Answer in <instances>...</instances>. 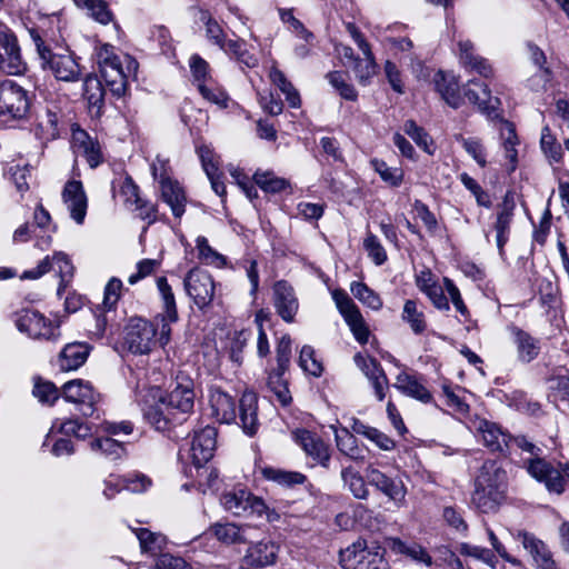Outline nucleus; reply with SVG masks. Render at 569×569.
I'll return each mask as SVG.
<instances>
[{
	"label": "nucleus",
	"mask_w": 569,
	"mask_h": 569,
	"mask_svg": "<svg viewBox=\"0 0 569 569\" xmlns=\"http://www.w3.org/2000/svg\"><path fill=\"white\" fill-rule=\"evenodd\" d=\"M33 396L42 403L53 405L62 395L52 382L39 380L34 383Z\"/></svg>",
	"instance_id": "nucleus-61"
},
{
	"label": "nucleus",
	"mask_w": 569,
	"mask_h": 569,
	"mask_svg": "<svg viewBox=\"0 0 569 569\" xmlns=\"http://www.w3.org/2000/svg\"><path fill=\"white\" fill-rule=\"evenodd\" d=\"M194 397L193 380L188 375L179 372L171 383V390L160 398L169 406V409L182 417L193 410Z\"/></svg>",
	"instance_id": "nucleus-14"
},
{
	"label": "nucleus",
	"mask_w": 569,
	"mask_h": 569,
	"mask_svg": "<svg viewBox=\"0 0 569 569\" xmlns=\"http://www.w3.org/2000/svg\"><path fill=\"white\" fill-rule=\"evenodd\" d=\"M386 549L378 543L370 546L363 539L340 551L339 560L343 569H390L385 559Z\"/></svg>",
	"instance_id": "nucleus-2"
},
{
	"label": "nucleus",
	"mask_w": 569,
	"mask_h": 569,
	"mask_svg": "<svg viewBox=\"0 0 569 569\" xmlns=\"http://www.w3.org/2000/svg\"><path fill=\"white\" fill-rule=\"evenodd\" d=\"M28 91L13 80L0 82V114L22 119L30 108Z\"/></svg>",
	"instance_id": "nucleus-9"
},
{
	"label": "nucleus",
	"mask_w": 569,
	"mask_h": 569,
	"mask_svg": "<svg viewBox=\"0 0 569 569\" xmlns=\"http://www.w3.org/2000/svg\"><path fill=\"white\" fill-rule=\"evenodd\" d=\"M61 196L71 219L78 224H82L88 208V199L82 183L78 180L68 181L63 187Z\"/></svg>",
	"instance_id": "nucleus-18"
},
{
	"label": "nucleus",
	"mask_w": 569,
	"mask_h": 569,
	"mask_svg": "<svg viewBox=\"0 0 569 569\" xmlns=\"http://www.w3.org/2000/svg\"><path fill=\"white\" fill-rule=\"evenodd\" d=\"M239 419L242 430L253 436L259 428L258 397L252 391H244L239 401Z\"/></svg>",
	"instance_id": "nucleus-28"
},
{
	"label": "nucleus",
	"mask_w": 569,
	"mask_h": 569,
	"mask_svg": "<svg viewBox=\"0 0 569 569\" xmlns=\"http://www.w3.org/2000/svg\"><path fill=\"white\" fill-rule=\"evenodd\" d=\"M90 448L110 460H118L126 455L124 443L110 437L96 438L90 442Z\"/></svg>",
	"instance_id": "nucleus-43"
},
{
	"label": "nucleus",
	"mask_w": 569,
	"mask_h": 569,
	"mask_svg": "<svg viewBox=\"0 0 569 569\" xmlns=\"http://www.w3.org/2000/svg\"><path fill=\"white\" fill-rule=\"evenodd\" d=\"M220 502L222 507L237 517H261L266 510V502L243 488H233L226 491Z\"/></svg>",
	"instance_id": "nucleus-10"
},
{
	"label": "nucleus",
	"mask_w": 569,
	"mask_h": 569,
	"mask_svg": "<svg viewBox=\"0 0 569 569\" xmlns=\"http://www.w3.org/2000/svg\"><path fill=\"white\" fill-rule=\"evenodd\" d=\"M61 395L66 401L77 405L84 417H91L94 413L96 405L100 399V395L94 391L91 383L82 379L66 382L61 388Z\"/></svg>",
	"instance_id": "nucleus-13"
},
{
	"label": "nucleus",
	"mask_w": 569,
	"mask_h": 569,
	"mask_svg": "<svg viewBox=\"0 0 569 569\" xmlns=\"http://www.w3.org/2000/svg\"><path fill=\"white\" fill-rule=\"evenodd\" d=\"M509 330L516 345L518 360L522 363L533 361L540 353L539 339L516 326L510 327Z\"/></svg>",
	"instance_id": "nucleus-27"
},
{
	"label": "nucleus",
	"mask_w": 569,
	"mask_h": 569,
	"mask_svg": "<svg viewBox=\"0 0 569 569\" xmlns=\"http://www.w3.org/2000/svg\"><path fill=\"white\" fill-rule=\"evenodd\" d=\"M220 49L241 66L254 68L258 64L257 57L249 51L247 42L243 39L226 40Z\"/></svg>",
	"instance_id": "nucleus-37"
},
{
	"label": "nucleus",
	"mask_w": 569,
	"mask_h": 569,
	"mask_svg": "<svg viewBox=\"0 0 569 569\" xmlns=\"http://www.w3.org/2000/svg\"><path fill=\"white\" fill-rule=\"evenodd\" d=\"M540 148L550 162H560L562 160V148L556 136L551 132L549 126L541 129Z\"/></svg>",
	"instance_id": "nucleus-50"
},
{
	"label": "nucleus",
	"mask_w": 569,
	"mask_h": 569,
	"mask_svg": "<svg viewBox=\"0 0 569 569\" xmlns=\"http://www.w3.org/2000/svg\"><path fill=\"white\" fill-rule=\"evenodd\" d=\"M507 472L496 460H486L475 478L471 503L482 513L496 512L506 500Z\"/></svg>",
	"instance_id": "nucleus-1"
},
{
	"label": "nucleus",
	"mask_w": 569,
	"mask_h": 569,
	"mask_svg": "<svg viewBox=\"0 0 569 569\" xmlns=\"http://www.w3.org/2000/svg\"><path fill=\"white\" fill-rule=\"evenodd\" d=\"M17 329L34 340L54 341L60 337L59 326L36 310H22L16 315Z\"/></svg>",
	"instance_id": "nucleus-6"
},
{
	"label": "nucleus",
	"mask_w": 569,
	"mask_h": 569,
	"mask_svg": "<svg viewBox=\"0 0 569 569\" xmlns=\"http://www.w3.org/2000/svg\"><path fill=\"white\" fill-rule=\"evenodd\" d=\"M477 438L491 452L507 455L511 436L498 423L489 420H480L476 426Z\"/></svg>",
	"instance_id": "nucleus-17"
},
{
	"label": "nucleus",
	"mask_w": 569,
	"mask_h": 569,
	"mask_svg": "<svg viewBox=\"0 0 569 569\" xmlns=\"http://www.w3.org/2000/svg\"><path fill=\"white\" fill-rule=\"evenodd\" d=\"M287 370H280L279 367L271 370L268 375L267 387L274 395L276 399L283 407L291 403V395L288 389V383L283 379Z\"/></svg>",
	"instance_id": "nucleus-41"
},
{
	"label": "nucleus",
	"mask_w": 569,
	"mask_h": 569,
	"mask_svg": "<svg viewBox=\"0 0 569 569\" xmlns=\"http://www.w3.org/2000/svg\"><path fill=\"white\" fill-rule=\"evenodd\" d=\"M375 171L380 178L391 187H398L403 180V171L397 167H389L385 161L372 159L370 161Z\"/></svg>",
	"instance_id": "nucleus-54"
},
{
	"label": "nucleus",
	"mask_w": 569,
	"mask_h": 569,
	"mask_svg": "<svg viewBox=\"0 0 569 569\" xmlns=\"http://www.w3.org/2000/svg\"><path fill=\"white\" fill-rule=\"evenodd\" d=\"M273 306L284 322L291 323L295 321L299 301L295 289L284 280L277 281L273 286Z\"/></svg>",
	"instance_id": "nucleus-19"
},
{
	"label": "nucleus",
	"mask_w": 569,
	"mask_h": 569,
	"mask_svg": "<svg viewBox=\"0 0 569 569\" xmlns=\"http://www.w3.org/2000/svg\"><path fill=\"white\" fill-rule=\"evenodd\" d=\"M363 248L377 266H381L387 261V252L385 248L380 243L378 237L370 231L367 232L363 240Z\"/></svg>",
	"instance_id": "nucleus-60"
},
{
	"label": "nucleus",
	"mask_w": 569,
	"mask_h": 569,
	"mask_svg": "<svg viewBox=\"0 0 569 569\" xmlns=\"http://www.w3.org/2000/svg\"><path fill=\"white\" fill-rule=\"evenodd\" d=\"M363 56V59L356 60L353 70L358 82L362 86H367L377 72V64L371 50L370 53Z\"/></svg>",
	"instance_id": "nucleus-55"
},
{
	"label": "nucleus",
	"mask_w": 569,
	"mask_h": 569,
	"mask_svg": "<svg viewBox=\"0 0 569 569\" xmlns=\"http://www.w3.org/2000/svg\"><path fill=\"white\" fill-rule=\"evenodd\" d=\"M73 141L77 152L86 158L91 168H96L102 162L100 144L89 137L86 131L78 130L74 132Z\"/></svg>",
	"instance_id": "nucleus-35"
},
{
	"label": "nucleus",
	"mask_w": 569,
	"mask_h": 569,
	"mask_svg": "<svg viewBox=\"0 0 569 569\" xmlns=\"http://www.w3.org/2000/svg\"><path fill=\"white\" fill-rule=\"evenodd\" d=\"M387 545L388 548L396 555H403L410 558L412 561L422 563L427 567L432 565L431 556L422 546L416 542H406L400 538H388Z\"/></svg>",
	"instance_id": "nucleus-33"
},
{
	"label": "nucleus",
	"mask_w": 569,
	"mask_h": 569,
	"mask_svg": "<svg viewBox=\"0 0 569 569\" xmlns=\"http://www.w3.org/2000/svg\"><path fill=\"white\" fill-rule=\"evenodd\" d=\"M261 475L264 479L274 481L279 485L292 487L296 485H302L307 480V477L297 471H287L273 467H264L261 469Z\"/></svg>",
	"instance_id": "nucleus-44"
},
{
	"label": "nucleus",
	"mask_w": 569,
	"mask_h": 569,
	"mask_svg": "<svg viewBox=\"0 0 569 569\" xmlns=\"http://www.w3.org/2000/svg\"><path fill=\"white\" fill-rule=\"evenodd\" d=\"M0 69L8 74H21L26 70L18 39L3 23H0Z\"/></svg>",
	"instance_id": "nucleus-12"
},
{
	"label": "nucleus",
	"mask_w": 569,
	"mask_h": 569,
	"mask_svg": "<svg viewBox=\"0 0 569 569\" xmlns=\"http://www.w3.org/2000/svg\"><path fill=\"white\" fill-rule=\"evenodd\" d=\"M58 428L60 433L66 436H74L79 439H84L91 433V427L88 423L80 422L78 419H68L59 422L54 421L52 429Z\"/></svg>",
	"instance_id": "nucleus-57"
},
{
	"label": "nucleus",
	"mask_w": 569,
	"mask_h": 569,
	"mask_svg": "<svg viewBox=\"0 0 569 569\" xmlns=\"http://www.w3.org/2000/svg\"><path fill=\"white\" fill-rule=\"evenodd\" d=\"M332 299L336 302L339 312L342 315L346 321L352 318L353 315L357 316L358 313H360L358 307L355 305V302L346 291L335 290L332 292Z\"/></svg>",
	"instance_id": "nucleus-64"
},
{
	"label": "nucleus",
	"mask_w": 569,
	"mask_h": 569,
	"mask_svg": "<svg viewBox=\"0 0 569 569\" xmlns=\"http://www.w3.org/2000/svg\"><path fill=\"white\" fill-rule=\"evenodd\" d=\"M350 290L359 301L372 310H380L382 308V300L379 295L371 290L366 283L352 282Z\"/></svg>",
	"instance_id": "nucleus-53"
},
{
	"label": "nucleus",
	"mask_w": 569,
	"mask_h": 569,
	"mask_svg": "<svg viewBox=\"0 0 569 569\" xmlns=\"http://www.w3.org/2000/svg\"><path fill=\"white\" fill-rule=\"evenodd\" d=\"M463 96L469 100V102L476 104L478 110L485 113L488 118H498L500 100L499 98L491 96L487 84L470 80L463 88Z\"/></svg>",
	"instance_id": "nucleus-16"
},
{
	"label": "nucleus",
	"mask_w": 569,
	"mask_h": 569,
	"mask_svg": "<svg viewBox=\"0 0 569 569\" xmlns=\"http://www.w3.org/2000/svg\"><path fill=\"white\" fill-rule=\"evenodd\" d=\"M332 299L336 302L339 312L342 315L346 321L352 318L353 315L357 316L358 313H360L358 307L355 305V302L346 291L335 290L332 292Z\"/></svg>",
	"instance_id": "nucleus-63"
},
{
	"label": "nucleus",
	"mask_w": 569,
	"mask_h": 569,
	"mask_svg": "<svg viewBox=\"0 0 569 569\" xmlns=\"http://www.w3.org/2000/svg\"><path fill=\"white\" fill-rule=\"evenodd\" d=\"M393 387L402 395L422 403H430L432 401L431 392L427 389L422 379L417 376L401 372L397 376Z\"/></svg>",
	"instance_id": "nucleus-29"
},
{
	"label": "nucleus",
	"mask_w": 569,
	"mask_h": 569,
	"mask_svg": "<svg viewBox=\"0 0 569 569\" xmlns=\"http://www.w3.org/2000/svg\"><path fill=\"white\" fill-rule=\"evenodd\" d=\"M146 420L158 431H167L173 425L181 423L184 418L180 417L174 410L161 399L153 405H149L143 412Z\"/></svg>",
	"instance_id": "nucleus-24"
},
{
	"label": "nucleus",
	"mask_w": 569,
	"mask_h": 569,
	"mask_svg": "<svg viewBox=\"0 0 569 569\" xmlns=\"http://www.w3.org/2000/svg\"><path fill=\"white\" fill-rule=\"evenodd\" d=\"M437 91L442 99L452 108L457 109L462 103V96L455 76L438 71L433 78Z\"/></svg>",
	"instance_id": "nucleus-32"
},
{
	"label": "nucleus",
	"mask_w": 569,
	"mask_h": 569,
	"mask_svg": "<svg viewBox=\"0 0 569 569\" xmlns=\"http://www.w3.org/2000/svg\"><path fill=\"white\" fill-rule=\"evenodd\" d=\"M198 20L203 23L206 28V37L207 39L221 48V46L226 42V34L218 23V21L210 14L209 11L200 9L198 11Z\"/></svg>",
	"instance_id": "nucleus-49"
},
{
	"label": "nucleus",
	"mask_w": 569,
	"mask_h": 569,
	"mask_svg": "<svg viewBox=\"0 0 569 569\" xmlns=\"http://www.w3.org/2000/svg\"><path fill=\"white\" fill-rule=\"evenodd\" d=\"M132 530L140 542L141 551L144 553L156 556L162 550L163 546L166 545V538L160 533L152 532L146 528Z\"/></svg>",
	"instance_id": "nucleus-47"
},
{
	"label": "nucleus",
	"mask_w": 569,
	"mask_h": 569,
	"mask_svg": "<svg viewBox=\"0 0 569 569\" xmlns=\"http://www.w3.org/2000/svg\"><path fill=\"white\" fill-rule=\"evenodd\" d=\"M367 477L371 486H375L398 506L403 503L407 491L402 481L390 478L378 469H369Z\"/></svg>",
	"instance_id": "nucleus-26"
},
{
	"label": "nucleus",
	"mask_w": 569,
	"mask_h": 569,
	"mask_svg": "<svg viewBox=\"0 0 569 569\" xmlns=\"http://www.w3.org/2000/svg\"><path fill=\"white\" fill-rule=\"evenodd\" d=\"M299 365L301 369L315 377L322 373V366L315 357V350L310 346H303L299 356Z\"/></svg>",
	"instance_id": "nucleus-62"
},
{
	"label": "nucleus",
	"mask_w": 569,
	"mask_h": 569,
	"mask_svg": "<svg viewBox=\"0 0 569 569\" xmlns=\"http://www.w3.org/2000/svg\"><path fill=\"white\" fill-rule=\"evenodd\" d=\"M162 200L170 207L176 218H181L186 210L187 198L178 181L170 178H162L160 181Z\"/></svg>",
	"instance_id": "nucleus-30"
},
{
	"label": "nucleus",
	"mask_w": 569,
	"mask_h": 569,
	"mask_svg": "<svg viewBox=\"0 0 569 569\" xmlns=\"http://www.w3.org/2000/svg\"><path fill=\"white\" fill-rule=\"evenodd\" d=\"M278 549L274 542L263 540L249 547L244 559L251 566L267 567L276 562Z\"/></svg>",
	"instance_id": "nucleus-34"
},
{
	"label": "nucleus",
	"mask_w": 569,
	"mask_h": 569,
	"mask_svg": "<svg viewBox=\"0 0 569 569\" xmlns=\"http://www.w3.org/2000/svg\"><path fill=\"white\" fill-rule=\"evenodd\" d=\"M515 208L516 203L513 194L511 192H507L502 202L498 206L497 219L495 222L497 247L501 256L503 254V247L509 240Z\"/></svg>",
	"instance_id": "nucleus-23"
},
{
	"label": "nucleus",
	"mask_w": 569,
	"mask_h": 569,
	"mask_svg": "<svg viewBox=\"0 0 569 569\" xmlns=\"http://www.w3.org/2000/svg\"><path fill=\"white\" fill-rule=\"evenodd\" d=\"M499 132L502 139V147L505 149L506 158L511 163V170L516 169L518 152L516 146L518 144V137L516 134L515 126L501 119L499 121Z\"/></svg>",
	"instance_id": "nucleus-39"
},
{
	"label": "nucleus",
	"mask_w": 569,
	"mask_h": 569,
	"mask_svg": "<svg viewBox=\"0 0 569 569\" xmlns=\"http://www.w3.org/2000/svg\"><path fill=\"white\" fill-rule=\"evenodd\" d=\"M6 174L16 184L19 192H24L29 189L27 178L30 176V168L28 164L20 162L10 163L6 169Z\"/></svg>",
	"instance_id": "nucleus-59"
},
{
	"label": "nucleus",
	"mask_w": 569,
	"mask_h": 569,
	"mask_svg": "<svg viewBox=\"0 0 569 569\" xmlns=\"http://www.w3.org/2000/svg\"><path fill=\"white\" fill-rule=\"evenodd\" d=\"M246 529L247 528L239 527L234 523H218L212 527L213 533L217 537V539L228 545L246 542Z\"/></svg>",
	"instance_id": "nucleus-51"
},
{
	"label": "nucleus",
	"mask_w": 569,
	"mask_h": 569,
	"mask_svg": "<svg viewBox=\"0 0 569 569\" xmlns=\"http://www.w3.org/2000/svg\"><path fill=\"white\" fill-rule=\"evenodd\" d=\"M51 269L54 270L60 278L57 293L58 296H61L66 290L70 279L73 277L74 270L70 258L62 251L54 252L52 257L47 256L37 264V267L26 270L21 278L36 280L41 278Z\"/></svg>",
	"instance_id": "nucleus-7"
},
{
	"label": "nucleus",
	"mask_w": 569,
	"mask_h": 569,
	"mask_svg": "<svg viewBox=\"0 0 569 569\" xmlns=\"http://www.w3.org/2000/svg\"><path fill=\"white\" fill-rule=\"evenodd\" d=\"M90 353V346L84 342H71L64 346L58 358V366L62 371L80 368Z\"/></svg>",
	"instance_id": "nucleus-31"
},
{
	"label": "nucleus",
	"mask_w": 569,
	"mask_h": 569,
	"mask_svg": "<svg viewBox=\"0 0 569 569\" xmlns=\"http://www.w3.org/2000/svg\"><path fill=\"white\" fill-rule=\"evenodd\" d=\"M102 78L88 76L83 82V96L88 100L90 107L100 109L103 104L106 88L102 84Z\"/></svg>",
	"instance_id": "nucleus-48"
},
{
	"label": "nucleus",
	"mask_w": 569,
	"mask_h": 569,
	"mask_svg": "<svg viewBox=\"0 0 569 569\" xmlns=\"http://www.w3.org/2000/svg\"><path fill=\"white\" fill-rule=\"evenodd\" d=\"M253 178L256 183L266 192L276 193L289 187L286 179L279 178L272 172H256Z\"/></svg>",
	"instance_id": "nucleus-56"
},
{
	"label": "nucleus",
	"mask_w": 569,
	"mask_h": 569,
	"mask_svg": "<svg viewBox=\"0 0 569 569\" xmlns=\"http://www.w3.org/2000/svg\"><path fill=\"white\" fill-rule=\"evenodd\" d=\"M401 319L417 336L425 333L428 328L423 306H419L417 300L408 299L405 301Z\"/></svg>",
	"instance_id": "nucleus-36"
},
{
	"label": "nucleus",
	"mask_w": 569,
	"mask_h": 569,
	"mask_svg": "<svg viewBox=\"0 0 569 569\" xmlns=\"http://www.w3.org/2000/svg\"><path fill=\"white\" fill-rule=\"evenodd\" d=\"M269 78L271 82L286 96V100L291 108H299L301 106L299 92L286 78L284 73L276 66L270 68Z\"/></svg>",
	"instance_id": "nucleus-40"
},
{
	"label": "nucleus",
	"mask_w": 569,
	"mask_h": 569,
	"mask_svg": "<svg viewBox=\"0 0 569 569\" xmlns=\"http://www.w3.org/2000/svg\"><path fill=\"white\" fill-rule=\"evenodd\" d=\"M196 246L198 249L199 259L204 263L218 268H221L227 263L226 257L211 248L206 237H198L196 240Z\"/></svg>",
	"instance_id": "nucleus-52"
},
{
	"label": "nucleus",
	"mask_w": 569,
	"mask_h": 569,
	"mask_svg": "<svg viewBox=\"0 0 569 569\" xmlns=\"http://www.w3.org/2000/svg\"><path fill=\"white\" fill-rule=\"evenodd\" d=\"M209 403L212 417L220 423H231L236 421V402L233 398L221 390L219 387H211Z\"/></svg>",
	"instance_id": "nucleus-25"
},
{
	"label": "nucleus",
	"mask_w": 569,
	"mask_h": 569,
	"mask_svg": "<svg viewBox=\"0 0 569 569\" xmlns=\"http://www.w3.org/2000/svg\"><path fill=\"white\" fill-rule=\"evenodd\" d=\"M516 538L530 553L538 569H559L552 552L542 540L527 531H518Z\"/></svg>",
	"instance_id": "nucleus-20"
},
{
	"label": "nucleus",
	"mask_w": 569,
	"mask_h": 569,
	"mask_svg": "<svg viewBox=\"0 0 569 569\" xmlns=\"http://www.w3.org/2000/svg\"><path fill=\"white\" fill-rule=\"evenodd\" d=\"M329 83L339 92V94L349 101H356L358 92L355 87L347 82L345 76L340 71H332L327 74Z\"/></svg>",
	"instance_id": "nucleus-58"
},
{
	"label": "nucleus",
	"mask_w": 569,
	"mask_h": 569,
	"mask_svg": "<svg viewBox=\"0 0 569 569\" xmlns=\"http://www.w3.org/2000/svg\"><path fill=\"white\" fill-rule=\"evenodd\" d=\"M183 286L188 297L200 310L212 303L216 283L208 271L200 268L191 269L183 279Z\"/></svg>",
	"instance_id": "nucleus-8"
},
{
	"label": "nucleus",
	"mask_w": 569,
	"mask_h": 569,
	"mask_svg": "<svg viewBox=\"0 0 569 569\" xmlns=\"http://www.w3.org/2000/svg\"><path fill=\"white\" fill-rule=\"evenodd\" d=\"M217 445V430L207 426L196 431L191 440V458L196 466L200 467L212 457Z\"/></svg>",
	"instance_id": "nucleus-22"
},
{
	"label": "nucleus",
	"mask_w": 569,
	"mask_h": 569,
	"mask_svg": "<svg viewBox=\"0 0 569 569\" xmlns=\"http://www.w3.org/2000/svg\"><path fill=\"white\" fill-rule=\"evenodd\" d=\"M157 288L163 303V311L158 315L154 320L160 322V341L162 345H167L171 335L170 326L178 321L176 298L166 277H159L157 279Z\"/></svg>",
	"instance_id": "nucleus-15"
},
{
	"label": "nucleus",
	"mask_w": 569,
	"mask_h": 569,
	"mask_svg": "<svg viewBox=\"0 0 569 569\" xmlns=\"http://www.w3.org/2000/svg\"><path fill=\"white\" fill-rule=\"evenodd\" d=\"M30 37L37 48L43 67H48L58 80L77 81L80 77V67L74 58L64 53L52 52L37 29L29 30Z\"/></svg>",
	"instance_id": "nucleus-3"
},
{
	"label": "nucleus",
	"mask_w": 569,
	"mask_h": 569,
	"mask_svg": "<svg viewBox=\"0 0 569 569\" xmlns=\"http://www.w3.org/2000/svg\"><path fill=\"white\" fill-rule=\"evenodd\" d=\"M150 485V480L143 475L137 476L136 479L129 481L126 486L121 485L117 479H109L104 482L103 496L107 499H112L123 488L132 492H140L146 490Z\"/></svg>",
	"instance_id": "nucleus-45"
},
{
	"label": "nucleus",
	"mask_w": 569,
	"mask_h": 569,
	"mask_svg": "<svg viewBox=\"0 0 569 569\" xmlns=\"http://www.w3.org/2000/svg\"><path fill=\"white\" fill-rule=\"evenodd\" d=\"M335 439L337 448L342 455L355 461L365 459L362 450L357 445V438L348 429L335 430Z\"/></svg>",
	"instance_id": "nucleus-42"
},
{
	"label": "nucleus",
	"mask_w": 569,
	"mask_h": 569,
	"mask_svg": "<svg viewBox=\"0 0 569 569\" xmlns=\"http://www.w3.org/2000/svg\"><path fill=\"white\" fill-rule=\"evenodd\" d=\"M74 4L87 11V14L101 24H108L113 20V13L104 0H72Z\"/></svg>",
	"instance_id": "nucleus-38"
},
{
	"label": "nucleus",
	"mask_w": 569,
	"mask_h": 569,
	"mask_svg": "<svg viewBox=\"0 0 569 569\" xmlns=\"http://www.w3.org/2000/svg\"><path fill=\"white\" fill-rule=\"evenodd\" d=\"M341 479L346 487L356 499L365 500L369 496L366 481L362 476L352 467H346L341 470Z\"/></svg>",
	"instance_id": "nucleus-46"
},
{
	"label": "nucleus",
	"mask_w": 569,
	"mask_h": 569,
	"mask_svg": "<svg viewBox=\"0 0 569 569\" xmlns=\"http://www.w3.org/2000/svg\"><path fill=\"white\" fill-rule=\"evenodd\" d=\"M160 341V322L133 318L126 327L123 346L133 355H148Z\"/></svg>",
	"instance_id": "nucleus-4"
},
{
	"label": "nucleus",
	"mask_w": 569,
	"mask_h": 569,
	"mask_svg": "<svg viewBox=\"0 0 569 569\" xmlns=\"http://www.w3.org/2000/svg\"><path fill=\"white\" fill-rule=\"evenodd\" d=\"M292 438L302 448L307 456L311 457L320 466L325 468L329 467V447L321 438L306 429L293 430Z\"/></svg>",
	"instance_id": "nucleus-21"
},
{
	"label": "nucleus",
	"mask_w": 569,
	"mask_h": 569,
	"mask_svg": "<svg viewBox=\"0 0 569 569\" xmlns=\"http://www.w3.org/2000/svg\"><path fill=\"white\" fill-rule=\"evenodd\" d=\"M96 59L106 87L117 97L126 93L127 76L120 57L113 46L103 43L96 47Z\"/></svg>",
	"instance_id": "nucleus-5"
},
{
	"label": "nucleus",
	"mask_w": 569,
	"mask_h": 569,
	"mask_svg": "<svg viewBox=\"0 0 569 569\" xmlns=\"http://www.w3.org/2000/svg\"><path fill=\"white\" fill-rule=\"evenodd\" d=\"M527 470L531 477L543 482L549 492L561 495L565 483L569 481V465L555 468L543 459H529Z\"/></svg>",
	"instance_id": "nucleus-11"
}]
</instances>
